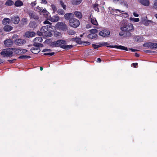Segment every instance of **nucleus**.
<instances>
[{"label": "nucleus", "mask_w": 157, "mask_h": 157, "mask_svg": "<svg viewBox=\"0 0 157 157\" xmlns=\"http://www.w3.org/2000/svg\"><path fill=\"white\" fill-rule=\"evenodd\" d=\"M47 3V2L46 0H41V3L42 4H46Z\"/></svg>", "instance_id": "obj_58"}, {"label": "nucleus", "mask_w": 157, "mask_h": 157, "mask_svg": "<svg viewBox=\"0 0 157 157\" xmlns=\"http://www.w3.org/2000/svg\"><path fill=\"white\" fill-rule=\"evenodd\" d=\"M36 9L38 10V11H39L40 13H46V14H47V13H48L47 12V11L46 10L45 8H44V9H43L42 8L39 7V6H38L36 7Z\"/></svg>", "instance_id": "obj_21"}, {"label": "nucleus", "mask_w": 157, "mask_h": 157, "mask_svg": "<svg viewBox=\"0 0 157 157\" xmlns=\"http://www.w3.org/2000/svg\"><path fill=\"white\" fill-rule=\"evenodd\" d=\"M18 38V36L16 34L12 36V38L14 40L17 39Z\"/></svg>", "instance_id": "obj_55"}, {"label": "nucleus", "mask_w": 157, "mask_h": 157, "mask_svg": "<svg viewBox=\"0 0 157 157\" xmlns=\"http://www.w3.org/2000/svg\"><path fill=\"white\" fill-rule=\"evenodd\" d=\"M82 43H83V45H89L90 44V43L87 41H83L82 42Z\"/></svg>", "instance_id": "obj_47"}, {"label": "nucleus", "mask_w": 157, "mask_h": 157, "mask_svg": "<svg viewBox=\"0 0 157 157\" xmlns=\"http://www.w3.org/2000/svg\"><path fill=\"white\" fill-rule=\"evenodd\" d=\"M97 35L95 33H91L89 34L88 36V37L89 38L93 39L97 37Z\"/></svg>", "instance_id": "obj_32"}, {"label": "nucleus", "mask_w": 157, "mask_h": 157, "mask_svg": "<svg viewBox=\"0 0 157 157\" xmlns=\"http://www.w3.org/2000/svg\"><path fill=\"white\" fill-rule=\"evenodd\" d=\"M82 0H71V2L72 4L77 5L80 4Z\"/></svg>", "instance_id": "obj_27"}, {"label": "nucleus", "mask_w": 157, "mask_h": 157, "mask_svg": "<svg viewBox=\"0 0 157 157\" xmlns=\"http://www.w3.org/2000/svg\"><path fill=\"white\" fill-rule=\"evenodd\" d=\"M37 34L39 36H44L43 33L40 31L37 32Z\"/></svg>", "instance_id": "obj_54"}, {"label": "nucleus", "mask_w": 157, "mask_h": 157, "mask_svg": "<svg viewBox=\"0 0 157 157\" xmlns=\"http://www.w3.org/2000/svg\"><path fill=\"white\" fill-rule=\"evenodd\" d=\"M36 35L35 33L33 32L28 31L25 33V36L26 37L29 38L34 36Z\"/></svg>", "instance_id": "obj_17"}, {"label": "nucleus", "mask_w": 157, "mask_h": 157, "mask_svg": "<svg viewBox=\"0 0 157 157\" xmlns=\"http://www.w3.org/2000/svg\"><path fill=\"white\" fill-rule=\"evenodd\" d=\"M99 35L103 37H108L110 35V32L108 30H104L100 32Z\"/></svg>", "instance_id": "obj_11"}, {"label": "nucleus", "mask_w": 157, "mask_h": 157, "mask_svg": "<svg viewBox=\"0 0 157 157\" xmlns=\"http://www.w3.org/2000/svg\"><path fill=\"white\" fill-rule=\"evenodd\" d=\"M51 51H52V50L51 49H44L42 51L43 52H51Z\"/></svg>", "instance_id": "obj_52"}, {"label": "nucleus", "mask_w": 157, "mask_h": 157, "mask_svg": "<svg viewBox=\"0 0 157 157\" xmlns=\"http://www.w3.org/2000/svg\"><path fill=\"white\" fill-rule=\"evenodd\" d=\"M153 44L154 43H148L144 44L143 46L150 48H153Z\"/></svg>", "instance_id": "obj_29"}, {"label": "nucleus", "mask_w": 157, "mask_h": 157, "mask_svg": "<svg viewBox=\"0 0 157 157\" xmlns=\"http://www.w3.org/2000/svg\"><path fill=\"white\" fill-rule=\"evenodd\" d=\"M13 52L17 54H22L27 52V50L25 49L16 48H12Z\"/></svg>", "instance_id": "obj_8"}, {"label": "nucleus", "mask_w": 157, "mask_h": 157, "mask_svg": "<svg viewBox=\"0 0 157 157\" xmlns=\"http://www.w3.org/2000/svg\"><path fill=\"white\" fill-rule=\"evenodd\" d=\"M47 19L52 22H56L59 20V17L58 15H56L52 17L51 16H48Z\"/></svg>", "instance_id": "obj_9"}, {"label": "nucleus", "mask_w": 157, "mask_h": 157, "mask_svg": "<svg viewBox=\"0 0 157 157\" xmlns=\"http://www.w3.org/2000/svg\"><path fill=\"white\" fill-rule=\"evenodd\" d=\"M134 27L133 25L129 23L126 25H124L121 28V29L123 31H129L133 30Z\"/></svg>", "instance_id": "obj_4"}, {"label": "nucleus", "mask_w": 157, "mask_h": 157, "mask_svg": "<svg viewBox=\"0 0 157 157\" xmlns=\"http://www.w3.org/2000/svg\"><path fill=\"white\" fill-rule=\"evenodd\" d=\"M101 61V59L100 58H98L97 59V62L98 63H100Z\"/></svg>", "instance_id": "obj_62"}, {"label": "nucleus", "mask_w": 157, "mask_h": 157, "mask_svg": "<svg viewBox=\"0 0 157 157\" xmlns=\"http://www.w3.org/2000/svg\"><path fill=\"white\" fill-rule=\"evenodd\" d=\"M27 13L31 19H33L36 20L38 19V16L37 15L36 13L33 11L31 10L29 11Z\"/></svg>", "instance_id": "obj_10"}, {"label": "nucleus", "mask_w": 157, "mask_h": 157, "mask_svg": "<svg viewBox=\"0 0 157 157\" xmlns=\"http://www.w3.org/2000/svg\"><path fill=\"white\" fill-rule=\"evenodd\" d=\"M121 0H113V2L115 3H118L121 2Z\"/></svg>", "instance_id": "obj_49"}, {"label": "nucleus", "mask_w": 157, "mask_h": 157, "mask_svg": "<svg viewBox=\"0 0 157 157\" xmlns=\"http://www.w3.org/2000/svg\"><path fill=\"white\" fill-rule=\"evenodd\" d=\"M34 46L31 49V51L33 53L36 54L38 53L40 51V49L39 48L40 47L39 46L34 45Z\"/></svg>", "instance_id": "obj_14"}, {"label": "nucleus", "mask_w": 157, "mask_h": 157, "mask_svg": "<svg viewBox=\"0 0 157 157\" xmlns=\"http://www.w3.org/2000/svg\"><path fill=\"white\" fill-rule=\"evenodd\" d=\"M27 22L28 19L26 18H22L21 21V22L23 25H27Z\"/></svg>", "instance_id": "obj_30"}, {"label": "nucleus", "mask_w": 157, "mask_h": 157, "mask_svg": "<svg viewBox=\"0 0 157 157\" xmlns=\"http://www.w3.org/2000/svg\"><path fill=\"white\" fill-rule=\"evenodd\" d=\"M16 59H11V60H8V61L10 63H13L14 62V61H16Z\"/></svg>", "instance_id": "obj_57"}, {"label": "nucleus", "mask_w": 157, "mask_h": 157, "mask_svg": "<svg viewBox=\"0 0 157 157\" xmlns=\"http://www.w3.org/2000/svg\"><path fill=\"white\" fill-rule=\"evenodd\" d=\"M37 2H36V1H35L34 2H32L31 3V6L32 7H33L36 6L37 4Z\"/></svg>", "instance_id": "obj_48"}, {"label": "nucleus", "mask_w": 157, "mask_h": 157, "mask_svg": "<svg viewBox=\"0 0 157 157\" xmlns=\"http://www.w3.org/2000/svg\"><path fill=\"white\" fill-rule=\"evenodd\" d=\"M143 37L142 36H137L135 37V40L138 42H141L143 40Z\"/></svg>", "instance_id": "obj_31"}, {"label": "nucleus", "mask_w": 157, "mask_h": 157, "mask_svg": "<svg viewBox=\"0 0 157 157\" xmlns=\"http://www.w3.org/2000/svg\"><path fill=\"white\" fill-rule=\"evenodd\" d=\"M75 41L78 43H80L81 42V39L79 38H76Z\"/></svg>", "instance_id": "obj_53"}, {"label": "nucleus", "mask_w": 157, "mask_h": 157, "mask_svg": "<svg viewBox=\"0 0 157 157\" xmlns=\"http://www.w3.org/2000/svg\"><path fill=\"white\" fill-rule=\"evenodd\" d=\"M153 47V48H157V44L154 43Z\"/></svg>", "instance_id": "obj_61"}, {"label": "nucleus", "mask_w": 157, "mask_h": 157, "mask_svg": "<svg viewBox=\"0 0 157 157\" xmlns=\"http://www.w3.org/2000/svg\"><path fill=\"white\" fill-rule=\"evenodd\" d=\"M90 32L91 33H97L98 32V30L96 29H94L90 30Z\"/></svg>", "instance_id": "obj_46"}, {"label": "nucleus", "mask_w": 157, "mask_h": 157, "mask_svg": "<svg viewBox=\"0 0 157 157\" xmlns=\"http://www.w3.org/2000/svg\"><path fill=\"white\" fill-rule=\"evenodd\" d=\"M108 47H109L110 48H116L117 49H120L121 50H125L127 51H128V48L127 47H125L121 46V45H119V46H117V45H114V46H112V45H109L107 46Z\"/></svg>", "instance_id": "obj_13"}, {"label": "nucleus", "mask_w": 157, "mask_h": 157, "mask_svg": "<svg viewBox=\"0 0 157 157\" xmlns=\"http://www.w3.org/2000/svg\"><path fill=\"white\" fill-rule=\"evenodd\" d=\"M135 55V56L137 57H138L139 56V55L137 53H136Z\"/></svg>", "instance_id": "obj_64"}, {"label": "nucleus", "mask_w": 157, "mask_h": 157, "mask_svg": "<svg viewBox=\"0 0 157 157\" xmlns=\"http://www.w3.org/2000/svg\"><path fill=\"white\" fill-rule=\"evenodd\" d=\"M130 21H133L135 22H138L140 21V19L139 18L130 17Z\"/></svg>", "instance_id": "obj_36"}, {"label": "nucleus", "mask_w": 157, "mask_h": 157, "mask_svg": "<svg viewBox=\"0 0 157 157\" xmlns=\"http://www.w3.org/2000/svg\"><path fill=\"white\" fill-rule=\"evenodd\" d=\"M51 46L53 47H60L65 49H69L71 48L73 46L66 44V41L63 40H59L53 42L51 44Z\"/></svg>", "instance_id": "obj_1"}, {"label": "nucleus", "mask_w": 157, "mask_h": 157, "mask_svg": "<svg viewBox=\"0 0 157 157\" xmlns=\"http://www.w3.org/2000/svg\"><path fill=\"white\" fill-rule=\"evenodd\" d=\"M89 21H90L92 24L95 25H98V23L96 19L93 16L92 14H91L89 18Z\"/></svg>", "instance_id": "obj_12"}, {"label": "nucleus", "mask_w": 157, "mask_h": 157, "mask_svg": "<svg viewBox=\"0 0 157 157\" xmlns=\"http://www.w3.org/2000/svg\"><path fill=\"white\" fill-rule=\"evenodd\" d=\"M42 41L43 39L41 37H36L34 40V44L33 45L38 46L40 47H42L43 46V44H40V43L42 42Z\"/></svg>", "instance_id": "obj_7"}, {"label": "nucleus", "mask_w": 157, "mask_h": 157, "mask_svg": "<svg viewBox=\"0 0 157 157\" xmlns=\"http://www.w3.org/2000/svg\"><path fill=\"white\" fill-rule=\"evenodd\" d=\"M11 21L13 23L17 24L20 21V18L18 16L14 15L11 17Z\"/></svg>", "instance_id": "obj_16"}, {"label": "nucleus", "mask_w": 157, "mask_h": 157, "mask_svg": "<svg viewBox=\"0 0 157 157\" xmlns=\"http://www.w3.org/2000/svg\"><path fill=\"white\" fill-rule=\"evenodd\" d=\"M67 33L70 35H73L75 34L76 32L72 30H69L67 31Z\"/></svg>", "instance_id": "obj_37"}, {"label": "nucleus", "mask_w": 157, "mask_h": 157, "mask_svg": "<svg viewBox=\"0 0 157 157\" xmlns=\"http://www.w3.org/2000/svg\"><path fill=\"white\" fill-rule=\"evenodd\" d=\"M26 42L25 40L21 39H18L15 41L16 44L19 46H21Z\"/></svg>", "instance_id": "obj_18"}, {"label": "nucleus", "mask_w": 157, "mask_h": 157, "mask_svg": "<svg viewBox=\"0 0 157 157\" xmlns=\"http://www.w3.org/2000/svg\"><path fill=\"white\" fill-rule=\"evenodd\" d=\"M30 58V56L26 55L21 56L19 57V59H27Z\"/></svg>", "instance_id": "obj_38"}, {"label": "nucleus", "mask_w": 157, "mask_h": 157, "mask_svg": "<svg viewBox=\"0 0 157 157\" xmlns=\"http://www.w3.org/2000/svg\"><path fill=\"white\" fill-rule=\"evenodd\" d=\"M13 28L11 26L6 25L3 28L4 30L6 32H9L12 30Z\"/></svg>", "instance_id": "obj_23"}, {"label": "nucleus", "mask_w": 157, "mask_h": 157, "mask_svg": "<svg viewBox=\"0 0 157 157\" xmlns=\"http://www.w3.org/2000/svg\"><path fill=\"white\" fill-rule=\"evenodd\" d=\"M4 43L6 46L10 47L12 45L13 41L12 39H9L5 40Z\"/></svg>", "instance_id": "obj_15"}, {"label": "nucleus", "mask_w": 157, "mask_h": 157, "mask_svg": "<svg viewBox=\"0 0 157 157\" xmlns=\"http://www.w3.org/2000/svg\"><path fill=\"white\" fill-rule=\"evenodd\" d=\"M110 10V13L113 15H115L116 13H117L118 12H119L120 13L124 12V11H121L117 9H113L109 8Z\"/></svg>", "instance_id": "obj_20"}, {"label": "nucleus", "mask_w": 157, "mask_h": 157, "mask_svg": "<svg viewBox=\"0 0 157 157\" xmlns=\"http://www.w3.org/2000/svg\"><path fill=\"white\" fill-rule=\"evenodd\" d=\"M14 4V2L11 0H8L5 4V5L7 6H11Z\"/></svg>", "instance_id": "obj_26"}, {"label": "nucleus", "mask_w": 157, "mask_h": 157, "mask_svg": "<svg viewBox=\"0 0 157 157\" xmlns=\"http://www.w3.org/2000/svg\"><path fill=\"white\" fill-rule=\"evenodd\" d=\"M54 36L56 37H59L61 36V34L60 33L58 32H55L54 33Z\"/></svg>", "instance_id": "obj_40"}, {"label": "nucleus", "mask_w": 157, "mask_h": 157, "mask_svg": "<svg viewBox=\"0 0 157 157\" xmlns=\"http://www.w3.org/2000/svg\"><path fill=\"white\" fill-rule=\"evenodd\" d=\"M142 22L145 25H148L149 23L151 22V21L150 20L146 21L143 20Z\"/></svg>", "instance_id": "obj_35"}, {"label": "nucleus", "mask_w": 157, "mask_h": 157, "mask_svg": "<svg viewBox=\"0 0 157 157\" xmlns=\"http://www.w3.org/2000/svg\"><path fill=\"white\" fill-rule=\"evenodd\" d=\"M129 50H131L133 52H134L137 51V50H136V49H132V48L129 49Z\"/></svg>", "instance_id": "obj_63"}, {"label": "nucleus", "mask_w": 157, "mask_h": 157, "mask_svg": "<svg viewBox=\"0 0 157 157\" xmlns=\"http://www.w3.org/2000/svg\"><path fill=\"white\" fill-rule=\"evenodd\" d=\"M15 6L16 7H21L23 6V3L22 1L20 0H17L14 3Z\"/></svg>", "instance_id": "obj_19"}, {"label": "nucleus", "mask_w": 157, "mask_h": 157, "mask_svg": "<svg viewBox=\"0 0 157 157\" xmlns=\"http://www.w3.org/2000/svg\"><path fill=\"white\" fill-rule=\"evenodd\" d=\"M133 15L135 17H138L139 16V15L135 12L133 13Z\"/></svg>", "instance_id": "obj_59"}, {"label": "nucleus", "mask_w": 157, "mask_h": 157, "mask_svg": "<svg viewBox=\"0 0 157 157\" xmlns=\"http://www.w3.org/2000/svg\"><path fill=\"white\" fill-rule=\"evenodd\" d=\"M54 52H51V53H45L44 54V55L45 56H52L54 55Z\"/></svg>", "instance_id": "obj_45"}, {"label": "nucleus", "mask_w": 157, "mask_h": 157, "mask_svg": "<svg viewBox=\"0 0 157 157\" xmlns=\"http://www.w3.org/2000/svg\"><path fill=\"white\" fill-rule=\"evenodd\" d=\"M132 65L133 66L135 67H136V66L138 65V63H132Z\"/></svg>", "instance_id": "obj_60"}, {"label": "nucleus", "mask_w": 157, "mask_h": 157, "mask_svg": "<svg viewBox=\"0 0 157 157\" xmlns=\"http://www.w3.org/2000/svg\"><path fill=\"white\" fill-rule=\"evenodd\" d=\"M35 24L33 22H30L29 23V26L31 28H33L35 27Z\"/></svg>", "instance_id": "obj_42"}, {"label": "nucleus", "mask_w": 157, "mask_h": 157, "mask_svg": "<svg viewBox=\"0 0 157 157\" xmlns=\"http://www.w3.org/2000/svg\"><path fill=\"white\" fill-rule=\"evenodd\" d=\"M49 28L48 25L43 26L40 29V31L43 33L44 36H51L52 34L50 31H52Z\"/></svg>", "instance_id": "obj_2"}, {"label": "nucleus", "mask_w": 157, "mask_h": 157, "mask_svg": "<svg viewBox=\"0 0 157 157\" xmlns=\"http://www.w3.org/2000/svg\"><path fill=\"white\" fill-rule=\"evenodd\" d=\"M79 21L75 18L70 19L69 22V25L71 27L76 28L80 25Z\"/></svg>", "instance_id": "obj_3"}, {"label": "nucleus", "mask_w": 157, "mask_h": 157, "mask_svg": "<svg viewBox=\"0 0 157 157\" xmlns=\"http://www.w3.org/2000/svg\"><path fill=\"white\" fill-rule=\"evenodd\" d=\"M91 27V25L90 24H88L86 25V28L87 29H89Z\"/></svg>", "instance_id": "obj_56"}, {"label": "nucleus", "mask_w": 157, "mask_h": 157, "mask_svg": "<svg viewBox=\"0 0 157 157\" xmlns=\"http://www.w3.org/2000/svg\"><path fill=\"white\" fill-rule=\"evenodd\" d=\"M140 2L143 5L148 6L149 5V2L148 0H140Z\"/></svg>", "instance_id": "obj_22"}, {"label": "nucleus", "mask_w": 157, "mask_h": 157, "mask_svg": "<svg viewBox=\"0 0 157 157\" xmlns=\"http://www.w3.org/2000/svg\"><path fill=\"white\" fill-rule=\"evenodd\" d=\"M13 52L12 48L5 50L1 52V55L4 56L10 57L12 56Z\"/></svg>", "instance_id": "obj_6"}, {"label": "nucleus", "mask_w": 157, "mask_h": 157, "mask_svg": "<svg viewBox=\"0 0 157 157\" xmlns=\"http://www.w3.org/2000/svg\"><path fill=\"white\" fill-rule=\"evenodd\" d=\"M60 4L64 9L66 10V5L64 4V3H63V1H60Z\"/></svg>", "instance_id": "obj_44"}, {"label": "nucleus", "mask_w": 157, "mask_h": 157, "mask_svg": "<svg viewBox=\"0 0 157 157\" xmlns=\"http://www.w3.org/2000/svg\"><path fill=\"white\" fill-rule=\"evenodd\" d=\"M100 44L101 45L106 46L108 45L109 44L107 42H103L100 43Z\"/></svg>", "instance_id": "obj_50"}, {"label": "nucleus", "mask_w": 157, "mask_h": 157, "mask_svg": "<svg viewBox=\"0 0 157 157\" xmlns=\"http://www.w3.org/2000/svg\"><path fill=\"white\" fill-rule=\"evenodd\" d=\"M74 15L72 13H67L64 16V18L66 20H69V19L72 17Z\"/></svg>", "instance_id": "obj_24"}, {"label": "nucleus", "mask_w": 157, "mask_h": 157, "mask_svg": "<svg viewBox=\"0 0 157 157\" xmlns=\"http://www.w3.org/2000/svg\"><path fill=\"white\" fill-rule=\"evenodd\" d=\"M98 5L97 3L94 4L93 6V8L94 9V10L97 12L99 11V9L98 8Z\"/></svg>", "instance_id": "obj_33"}, {"label": "nucleus", "mask_w": 157, "mask_h": 157, "mask_svg": "<svg viewBox=\"0 0 157 157\" xmlns=\"http://www.w3.org/2000/svg\"><path fill=\"white\" fill-rule=\"evenodd\" d=\"M57 13L60 15H62L64 14V11L61 9L58 10Z\"/></svg>", "instance_id": "obj_39"}, {"label": "nucleus", "mask_w": 157, "mask_h": 157, "mask_svg": "<svg viewBox=\"0 0 157 157\" xmlns=\"http://www.w3.org/2000/svg\"><path fill=\"white\" fill-rule=\"evenodd\" d=\"M74 13L75 17L79 19H81L82 18V14L80 12L76 11L74 12Z\"/></svg>", "instance_id": "obj_28"}, {"label": "nucleus", "mask_w": 157, "mask_h": 157, "mask_svg": "<svg viewBox=\"0 0 157 157\" xmlns=\"http://www.w3.org/2000/svg\"><path fill=\"white\" fill-rule=\"evenodd\" d=\"M92 47L94 48V49H97L99 47H100V46L98 45H96L94 44H93L92 45Z\"/></svg>", "instance_id": "obj_51"}, {"label": "nucleus", "mask_w": 157, "mask_h": 157, "mask_svg": "<svg viewBox=\"0 0 157 157\" xmlns=\"http://www.w3.org/2000/svg\"><path fill=\"white\" fill-rule=\"evenodd\" d=\"M10 21V19L7 18H4L2 21V24L4 25H7L9 24Z\"/></svg>", "instance_id": "obj_25"}, {"label": "nucleus", "mask_w": 157, "mask_h": 157, "mask_svg": "<svg viewBox=\"0 0 157 157\" xmlns=\"http://www.w3.org/2000/svg\"><path fill=\"white\" fill-rule=\"evenodd\" d=\"M44 24H48L49 25H48V27L49 28H51V27L52 26L51 25H52V23L49 21L48 20H46L44 22H43Z\"/></svg>", "instance_id": "obj_34"}, {"label": "nucleus", "mask_w": 157, "mask_h": 157, "mask_svg": "<svg viewBox=\"0 0 157 157\" xmlns=\"http://www.w3.org/2000/svg\"><path fill=\"white\" fill-rule=\"evenodd\" d=\"M51 7L52 10L53 11V13H55V11H56L57 10L56 6L55 5L52 4L51 5Z\"/></svg>", "instance_id": "obj_41"}, {"label": "nucleus", "mask_w": 157, "mask_h": 157, "mask_svg": "<svg viewBox=\"0 0 157 157\" xmlns=\"http://www.w3.org/2000/svg\"><path fill=\"white\" fill-rule=\"evenodd\" d=\"M56 26L57 28L64 31L67 29V27L65 22H59L56 24Z\"/></svg>", "instance_id": "obj_5"}, {"label": "nucleus", "mask_w": 157, "mask_h": 157, "mask_svg": "<svg viewBox=\"0 0 157 157\" xmlns=\"http://www.w3.org/2000/svg\"><path fill=\"white\" fill-rule=\"evenodd\" d=\"M153 7L157 9V0H155L153 2Z\"/></svg>", "instance_id": "obj_43"}]
</instances>
